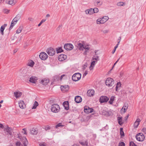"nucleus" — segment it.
Listing matches in <instances>:
<instances>
[{"label": "nucleus", "mask_w": 146, "mask_h": 146, "mask_svg": "<svg viewBox=\"0 0 146 146\" xmlns=\"http://www.w3.org/2000/svg\"><path fill=\"white\" fill-rule=\"evenodd\" d=\"M125 5V3L123 2H120L117 3V5L118 6H123Z\"/></svg>", "instance_id": "obj_34"}, {"label": "nucleus", "mask_w": 146, "mask_h": 146, "mask_svg": "<svg viewBox=\"0 0 146 146\" xmlns=\"http://www.w3.org/2000/svg\"><path fill=\"white\" fill-rule=\"evenodd\" d=\"M40 58L42 60H45L48 58L47 54L44 52H41L39 55Z\"/></svg>", "instance_id": "obj_6"}, {"label": "nucleus", "mask_w": 146, "mask_h": 146, "mask_svg": "<svg viewBox=\"0 0 146 146\" xmlns=\"http://www.w3.org/2000/svg\"><path fill=\"white\" fill-rule=\"evenodd\" d=\"M101 19L102 23L104 24L108 19L109 18L107 16H104L102 18H101Z\"/></svg>", "instance_id": "obj_26"}, {"label": "nucleus", "mask_w": 146, "mask_h": 146, "mask_svg": "<svg viewBox=\"0 0 146 146\" xmlns=\"http://www.w3.org/2000/svg\"><path fill=\"white\" fill-rule=\"evenodd\" d=\"M38 103L36 101H35L33 104V106L32 108V109H35L36 108L37 106H38Z\"/></svg>", "instance_id": "obj_38"}, {"label": "nucleus", "mask_w": 146, "mask_h": 146, "mask_svg": "<svg viewBox=\"0 0 146 146\" xmlns=\"http://www.w3.org/2000/svg\"><path fill=\"white\" fill-rule=\"evenodd\" d=\"M63 106L64 107V108L66 110L69 109V103L68 101L64 102L63 103Z\"/></svg>", "instance_id": "obj_18"}, {"label": "nucleus", "mask_w": 146, "mask_h": 146, "mask_svg": "<svg viewBox=\"0 0 146 146\" xmlns=\"http://www.w3.org/2000/svg\"><path fill=\"white\" fill-rule=\"evenodd\" d=\"M41 83L44 85H46L49 82V80L46 78H44L41 81Z\"/></svg>", "instance_id": "obj_22"}, {"label": "nucleus", "mask_w": 146, "mask_h": 146, "mask_svg": "<svg viewBox=\"0 0 146 146\" xmlns=\"http://www.w3.org/2000/svg\"><path fill=\"white\" fill-rule=\"evenodd\" d=\"M142 131L144 133L146 134V128H143L142 130Z\"/></svg>", "instance_id": "obj_55"}, {"label": "nucleus", "mask_w": 146, "mask_h": 146, "mask_svg": "<svg viewBox=\"0 0 146 146\" xmlns=\"http://www.w3.org/2000/svg\"><path fill=\"white\" fill-rule=\"evenodd\" d=\"M96 61H93L92 62L90 66V70H92L93 69V68L94 66Z\"/></svg>", "instance_id": "obj_30"}, {"label": "nucleus", "mask_w": 146, "mask_h": 146, "mask_svg": "<svg viewBox=\"0 0 146 146\" xmlns=\"http://www.w3.org/2000/svg\"><path fill=\"white\" fill-rule=\"evenodd\" d=\"M115 97L114 96H112L110 98V101H109V103L110 104H112L113 101L115 100Z\"/></svg>", "instance_id": "obj_31"}, {"label": "nucleus", "mask_w": 146, "mask_h": 146, "mask_svg": "<svg viewBox=\"0 0 146 146\" xmlns=\"http://www.w3.org/2000/svg\"><path fill=\"white\" fill-rule=\"evenodd\" d=\"M22 130H23V131H22V133H24V134H25V135H27V133L26 132V129L25 128H24V129H23Z\"/></svg>", "instance_id": "obj_53"}, {"label": "nucleus", "mask_w": 146, "mask_h": 146, "mask_svg": "<svg viewBox=\"0 0 146 146\" xmlns=\"http://www.w3.org/2000/svg\"><path fill=\"white\" fill-rule=\"evenodd\" d=\"M27 72V70L25 69H24L23 70L22 72L21 73L22 75L24 76V75H23V74H26Z\"/></svg>", "instance_id": "obj_50"}, {"label": "nucleus", "mask_w": 146, "mask_h": 146, "mask_svg": "<svg viewBox=\"0 0 146 146\" xmlns=\"http://www.w3.org/2000/svg\"><path fill=\"white\" fill-rule=\"evenodd\" d=\"M57 53H60L62 51V50L61 48H59L58 49L56 50Z\"/></svg>", "instance_id": "obj_48"}, {"label": "nucleus", "mask_w": 146, "mask_h": 146, "mask_svg": "<svg viewBox=\"0 0 146 146\" xmlns=\"http://www.w3.org/2000/svg\"><path fill=\"white\" fill-rule=\"evenodd\" d=\"M105 83L107 86L109 87H111L114 85V81L112 78H109L106 79Z\"/></svg>", "instance_id": "obj_2"}, {"label": "nucleus", "mask_w": 146, "mask_h": 146, "mask_svg": "<svg viewBox=\"0 0 146 146\" xmlns=\"http://www.w3.org/2000/svg\"><path fill=\"white\" fill-rule=\"evenodd\" d=\"M34 64L35 63L32 60H31L28 62L27 64V65L28 66H31V67H33Z\"/></svg>", "instance_id": "obj_27"}, {"label": "nucleus", "mask_w": 146, "mask_h": 146, "mask_svg": "<svg viewBox=\"0 0 146 146\" xmlns=\"http://www.w3.org/2000/svg\"><path fill=\"white\" fill-rule=\"evenodd\" d=\"M136 138L137 140L139 141H142L145 139L144 135L141 133H139L136 135Z\"/></svg>", "instance_id": "obj_4"}, {"label": "nucleus", "mask_w": 146, "mask_h": 146, "mask_svg": "<svg viewBox=\"0 0 146 146\" xmlns=\"http://www.w3.org/2000/svg\"><path fill=\"white\" fill-rule=\"evenodd\" d=\"M60 108L59 106L57 104H53L51 107V110L52 112L54 113H58L60 110Z\"/></svg>", "instance_id": "obj_1"}, {"label": "nucleus", "mask_w": 146, "mask_h": 146, "mask_svg": "<svg viewBox=\"0 0 146 146\" xmlns=\"http://www.w3.org/2000/svg\"><path fill=\"white\" fill-rule=\"evenodd\" d=\"M16 146H23L19 141H17L15 143Z\"/></svg>", "instance_id": "obj_41"}, {"label": "nucleus", "mask_w": 146, "mask_h": 146, "mask_svg": "<svg viewBox=\"0 0 146 146\" xmlns=\"http://www.w3.org/2000/svg\"><path fill=\"white\" fill-rule=\"evenodd\" d=\"M7 26V24H4L3 25L1 26L0 28L1 33L2 35H3L4 34L3 31L5 27Z\"/></svg>", "instance_id": "obj_24"}, {"label": "nucleus", "mask_w": 146, "mask_h": 146, "mask_svg": "<svg viewBox=\"0 0 146 146\" xmlns=\"http://www.w3.org/2000/svg\"><path fill=\"white\" fill-rule=\"evenodd\" d=\"M23 29V27L22 26H20L19 28L16 31V33H20L22 30Z\"/></svg>", "instance_id": "obj_37"}, {"label": "nucleus", "mask_w": 146, "mask_h": 146, "mask_svg": "<svg viewBox=\"0 0 146 146\" xmlns=\"http://www.w3.org/2000/svg\"><path fill=\"white\" fill-rule=\"evenodd\" d=\"M4 12H5V13H7L9 12V11L7 9H4Z\"/></svg>", "instance_id": "obj_60"}, {"label": "nucleus", "mask_w": 146, "mask_h": 146, "mask_svg": "<svg viewBox=\"0 0 146 146\" xmlns=\"http://www.w3.org/2000/svg\"><path fill=\"white\" fill-rule=\"evenodd\" d=\"M89 11L90 15H92L94 13L93 9L91 8L89 9Z\"/></svg>", "instance_id": "obj_47"}, {"label": "nucleus", "mask_w": 146, "mask_h": 146, "mask_svg": "<svg viewBox=\"0 0 146 146\" xmlns=\"http://www.w3.org/2000/svg\"><path fill=\"white\" fill-rule=\"evenodd\" d=\"M85 13L86 14H89V9H87L85 11Z\"/></svg>", "instance_id": "obj_59"}, {"label": "nucleus", "mask_w": 146, "mask_h": 146, "mask_svg": "<svg viewBox=\"0 0 146 146\" xmlns=\"http://www.w3.org/2000/svg\"><path fill=\"white\" fill-rule=\"evenodd\" d=\"M37 80V78L36 77L32 76L30 78L29 81L31 82L35 83Z\"/></svg>", "instance_id": "obj_17"}, {"label": "nucleus", "mask_w": 146, "mask_h": 146, "mask_svg": "<svg viewBox=\"0 0 146 146\" xmlns=\"http://www.w3.org/2000/svg\"><path fill=\"white\" fill-rule=\"evenodd\" d=\"M122 117H118L117 118L118 123L120 125H121L123 123L122 119Z\"/></svg>", "instance_id": "obj_29"}, {"label": "nucleus", "mask_w": 146, "mask_h": 146, "mask_svg": "<svg viewBox=\"0 0 146 146\" xmlns=\"http://www.w3.org/2000/svg\"><path fill=\"white\" fill-rule=\"evenodd\" d=\"M67 58V56L65 55L62 54L59 56L58 60L60 61H62L65 60Z\"/></svg>", "instance_id": "obj_13"}, {"label": "nucleus", "mask_w": 146, "mask_h": 146, "mask_svg": "<svg viewBox=\"0 0 146 146\" xmlns=\"http://www.w3.org/2000/svg\"><path fill=\"white\" fill-rule=\"evenodd\" d=\"M93 60H95L96 61L99 60V57L98 56H96L94 58V57L93 58Z\"/></svg>", "instance_id": "obj_56"}, {"label": "nucleus", "mask_w": 146, "mask_h": 146, "mask_svg": "<svg viewBox=\"0 0 146 146\" xmlns=\"http://www.w3.org/2000/svg\"><path fill=\"white\" fill-rule=\"evenodd\" d=\"M125 146V143L123 142H120L119 143L118 146Z\"/></svg>", "instance_id": "obj_49"}, {"label": "nucleus", "mask_w": 146, "mask_h": 146, "mask_svg": "<svg viewBox=\"0 0 146 146\" xmlns=\"http://www.w3.org/2000/svg\"><path fill=\"white\" fill-rule=\"evenodd\" d=\"M21 15L20 14H17L16 17L13 19L15 22L17 23L18 21L21 18Z\"/></svg>", "instance_id": "obj_23"}, {"label": "nucleus", "mask_w": 146, "mask_h": 146, "mask_svg": "<svg viewBox=\"0 0 146 146\" xmlns=\"http://www.w3.org/2000/svg\"><path fill=\"white\" fill-rule=\"evenodd\" d=\"M75 101L77 103H79L82 101V98L80 96H76L75 98Z\"/></svg>", "instance_id": "obj_15"}, {"label": "nucleus", "mask_w": 146, "mask_h": 146, "mask_svg": "<svg viewBox=\"0 0 146 146\" xmlns=\"http://www.w3.org/2000/svg\"><path fill=\"white\" fill-rule=\"evenodd\" d=\"M141 120L139 118H137L134 123V125L135 128H137Z\"/></svg>", "instance_id": "obj_20"}, {"label": "nucleus", "mask_w": 146, "mask_h": 146, "mask_svg": "<svg viewBox=\"0 0 146 146\" xmlns=\"http://www.w3.org/2000/svg\"><path fill=\"white\" fill-rule=\"evenodd\" d=\"M119 58L118 60H117L115 63L114 64V65L113 66V67L112 68V69L111 70H112V69H113V68H114V67L115 65L117 63V62H118V61L119 60Z\"/></svg>", "instance_id": "obj_57"}, {"label": "nucleus", "mask_w": 146, "mask_h": 146, "mask_svg": "<svg viewBox=\"0 0 146 146\" xmlns=\"http://www.w3.org/2000/svg\"><path fill=\"white\" fill-rule=\"evenodd\" d=\"M93 9L94 13H97L99 11L98 9L97 8H95L94 9Z\"/></svg>", "instance_id": "obj_46"}, {"label": "nucleus", "mask_w": 146, "mask_h": 146, "mask_svg": "<svg viewBox=\"0 0 146 146\" xmlns=\"http://www.w3.org/2000/svg\"><path fill=\"white\" fill-rule=\"evenodd\" d=\"M50 128L51 127L50 126L48 125H47L45 127L44 129L46 130V131L47 130L50 129Z\"/></svg>", "instance_id": "obj_52"}, {"label": "nucleus", "mask_w": 146, "mask_h": 146, "mask_svg": "<svg viewBox=\"0 0 146 146\" xmlns=\"http://www.w3.org/2000/svg\"><path fill=\"white\" fill-rule=\"evenodd\" d=\"M121 84L120 82H117V86L115 88V90L116 91H117L118 89H119L121 86Z\"/></svg>", "instance_id": "obj_33"}, {"label": "nucleus", "mask_w": 146, "mask_h": 146, "mask_svg": "<svg viewBox=\"0 0 146 146\" xmlns=\"http://www.w3.org/2000/svg\"><path fill=\"white\" fill-rule=\"evenodd\" d=\"M79 143L82 145H86V146H88V143L87 141L84 142H80Z\"/></svg>", "instance_id": "obj_35"}, {"label": "nucleus", "mask_w": 146, "mask_h": 146, "mask_svg": "<svg viewBox=\"0 0 146 146\" xmlns=\"http://www.w3.org/2000/svg\"><path fill=\"white\" fill-rule=\"evenodd\" d=\"M84 49L86 50H89L90 49V48L89 45H84Z\"/></svg>", "instance_id": "obj_44"}, {"label": "nucleus", "mask_w": 146, "mask_h": 146, "mask_svg": "<svg viewBox=\"0 0 146 146\" xmlns=\"http://www.w3.org/2000/svg\"><path fill=\"white\" fill-rule=\"evenodd\" d=\"M46 52L50 56H52L55 53V51L54 49L52 48H50L46 50Z\"/></svg>", "instance_id": "obj_5"}, {"label": "nucleus", "mask_w": 146, "mask_h": 146, "mask_svg": "<svg viewBox=\"0 0 146 146\" xmlns=\"http://www.w3.org/2000/svg\"><path fill=\"white\" fill-rule=\"evenodd\" d=\"M129 146H137L133 142H130L129 143Z\"/></svg>", "instance_id": "obj_51"}, {"label": "nucleus", "mask_w": 146, "mask_h": 146, "mask_svg": "<svg viewBox=\"0 0 146 146\" xmlns=\"http://www.w3.org/2000/svg\"><path fill=\"white\" fill-rule=\"evenodd\" d=\"M87 64H85L83 65V69L84 70L87 67Z\"/></svg>", "instance_id": "obj_62"}, {"label": "nucleus", "mask_w": 146, "mask_h": 146, "mask_svg": "<svg viewBox=\"0 0 146 146\" xmlns=\"http://www.w3.org/2000/svg\"><path fill=\"white\" fill-rule=\"evenodd\" d=\"M61 90L64 92H66L69 89V87L68 85L62 86L60 87Z\"/></svg>", "instance_id": "obj_14"}, {"label": "nucleus", "mask_w": 146, "mask_h": 146, "mask_svg": "<svg viewBox=\"0 0 146 146\" xmlns=\"http://www.w3.org/2000/svg\"><path fill=\"white\" fill-rule=\"evenodd\" d=\"M6 3L7 4L11 5H14L15 3L13 0H6Z\"/></svg>", "instance_id": "obj_25"}, {"label": "nucleus", "mask_w": 146, "mask_h": 146, "mask_svg": "<svg viewBox=\"0 0 146 146\" xmlns=\"http://www.w3.org/2000/svg\"><path fill=\"white\" fill-rule=\"evenodd\" d=\"M53 79L55 81H58L60 79V77L58 76H55L54 77Z\"/></svg>", "instance_id": "obj_40"}, {"label": "nucleus", "mask_w": 146, "mask_h": 146, "mask_svg": "<svg viewBox=\"0 0 146 146\" xmlns=\"http://www.w3.org/2000/svg\"><path fill=\"white\" fill-rule=\"evenodd\" d=\"M77 47L80 50H83L84 49V45L83 44L80 42L77 43Z\"/></svg>", "instance_id": "obj_12"}, {"label": "nucleus", "mask_w": 146, "mask_h": 146, "mask_svg": "<svg viewBox=\"0 0 146 146\" xmlns=\"http://www.w3.org/2000/svg\"><path fill=\"white\" fill-rule=\"evenodd\" d=\"M31 133L33 135H36L38 133L37 131L34 128H33L30 131Z\"/></svg>", "instance_id": "obj_28"}, {"label": "nucleus", "mask_w": 146, "mask_h": 146, "mask_svg": "<svg viewBox=\"0 0 146 146\" xmlns=\"http://www.w3.org/2000/svg\"><path fill=\"white\" fill-rule=\"evenodd\" d=\"M17 23L16 22H15L13 20L9 28V30H11L12 28H13V27Z\"/></svg>", "instance_id": "obj_32"}, {"label": "nucleus", "mask_w": 146, "mask_h": 146, "mask_svg": "<svg viewBox=\"0 0 146 146\" xmlns=\"http://www.w3.org/2000/svg\"><path fill=\"white\" fill-rule=\"evenodd\" d=\"M94 110L92 108H90L89 107L86 106L84 107V112L87 113H89L92 112Z\"/></svg>", "instance_id": "obj_9"}, {"label": "nucleus", "mask_w": 146, "mask_h": 146, "mask_svg": "<svg viewBox=\"0 0 146 146\" xmlns=\"http://www.w3.org/2000/svg\"><path fill=\"white\" fill-rule=\"evenodd\" d=\"M4 131L7 132V134H9L11 135H13L12 133V129L11 127H9L7 126L6 127H5L4 129Z\"/></svg>", "instance_id": "obj_8"}, {"label": "nucleus", "mask_w": 146, "mask_h": 146, "mask_svg": "<svg viewBox=\"0 0 146 146\" xmlns=\"http://www.w3.org/2000/svg\"><path fill=\"white\" fill-rule=\"evenodd\" d=\"M88 52V50H85L83 54L84 55H86L87 53V52Z\"/></svg>", "instance_id": "obj_63"}, {"label": "nucleus", "mask_w": 146, "mask_h": 146, "mask_svg": "<svg viewBox=\"0 0 146 146\" xmlns=\"http://www.w3.org/2000/svg\"><path fill=\"white\" fill-rule=\"evenodd\" d=\"M0 127L2 129H3L4 128V127L2 124L0 123Z\"/></svg>", "instance_id": "obj_64"}, {"label": "nucleus", "mask_w": 146, "mask_h": 146, "mask_svg": "<svg viewBox=\"0 0 146 146\" xmlns=\"http://www.w3.org/2000/svg\"><path fill=\"white\" fill-rule=\"evenodd\" d=\"M22 143H23L24 146H27V145L28 143L27 140L25 137H23L22 138Z\"/></svg>", "instance_id": "obj_21"}, {"label": "nucleus", "mask_w": 146, "mask_h": 146, "mask_svg": "<svg viewBox=\"0 0 146 146\" xmlns=\"http://www.w3.org/2000/svg\"><path fill=\"white\" fill-rule=\"evenodd\" d=\"M87 74V71H85V73L83 74V76L84 77Z\"/></svg>", "instance_id": "obj_61"}, {"label": "nucleus", "mask_w": 146, "mask_h": 146, "mask_svg": "<svg viewBox=\"0 0 146 146\" xmlns=\"http://www.w3.org/2000/svg\"><path fill=\"white\" fill-rule=\"evenodd\" d=\"M120 133L121 136H124V133L123 130V128H120Z\"/></svg>", "instance_id": "obj_42"}, {"label": "nucleus", "mask_w": 146, "mask_h": 146, "mask_svg": "<svg viewBox=\"0 0 146 146\" xmlns=\"http://www.w3.org/2000/svg\"><path fill=\"white\" fill-rule=\"evenodd\" d=\"M128 108V104H127L126 105L125 104L124 106H123L121 110H122L123 109L124 112H125L127 110V109Z\"/></svg>", "instance_id": "obj_36"}, {"label": "nucleus", "mask_w": 146, "mask_h": 146, "mask_svg": "<svg viewBox=\"0 0 146 146\" xmlns=\"http://www.w3.org/2000/svg\"><path fill=\"white\" fill-rule=\"evenodd\" d=\"M81 74L79 73L74 74L72 76V79L73 81H77L79 80L81 78Z\"/></svg>", "instance_id": "obj_3"}, {"label": "nucleus", "mask_w": 146, "mask_h": 146, "mask_svg": "<svg viewBox=\"0 0 146 146\" xmlns=\"http://www.w3.org/2000/svg\"><path fill=\"white\" fill-rule=\"evenodd\" d=\"M64 125H62V123H59L55 126V127L56 128H58V127H63L64 126Z\"/></svg>", "instance_id": "obj_43"}, {"label": "nucleus", "mask_w": 146, "mask_h": 146, "mask_svg": "<svg viewBox=\"0 0 146 146\" xmlns=\"http://www.w3.org/2000/svg\"><path fill=\"white\" fill-rule=\"evenodd\" d=\"M101 18H100L98 19L96 21V22L97 24H103V23H102V21Z\"/></svg>", "instance_id": "obj_39"}, {"label": "nucleus", "mask_w": 146, "mask_h": 146, "mask_svg": "<svg viewBox=\"0 0 146 146\" xmlns=\"http://www.w3.org/2000/svg\"><path fill=\"white\" fill-rule=\"evenodd\" d=\"M19 106L22 109H24L26 107V105L23 100H20L19 102Z\"/></svg>", "instance_id": "obj_11"}, {"label": "nucleus", "mask_w": 146, "mask_h": 146, "mask_svg": "<svg viewBox=\"0 0 146 146\" xmlns=\"http://www.w3.org/2000/svg\"><path fill=\"white\" fill-rule=\"evenodd\" d=\"M88 96H93L94 94V91L93 90H89L87 92Z\"/></svg>", "instance_id": "obj_19"}, {"label": "nucleus", "mask_w": 146, "mask_h": 146, "mask_svg": "<svg viewBox=\"0 0 146 146\" xmlns=\"http://www.w3.org/2000/svg\"><path fill=\"white\" fill-rule=\"evenodd\" d=\"M46 21V19H42L41 21L40 22V23L38 25V27H40L41 25L42 24V23L44 22L45 21Z\"/></svg>", "instance_id": "obj_45"}, {"label": "nucleus", "mask_w": 146, "mask_h": 146, "mask_svg": "<svg viewBox=\"0 0 146 146\" xmlns=\"http://www.w3.org/2000/svg\"><path fill=\"white\" fill-rule=\"evenodd\" d=\"M22 93L19 91L15 92H14V95L16 98H19L21 96Z\"/></svg>", "instance_id": "obj_16"}, {"label": "nucleus", "mask_w": 146, "mask_h": 146, "mask_svg": "<svg viewBox=\"0 0 146 146\" xmlns=\"http://www.w3.org/2000/svg\"><path fill=\"white\" fill-rule=\"evenodd\" d=\"M109 99V98L106 96H102L100 99V102L101 103H103L107 102Z\"/></svg>", "instance_id": "obj_10"}, {"label": "nucleus", "mask_w": 146, "mask_h": 146, "mask_svg": "<svg viewBox=\"0 0 146 146\" xmlns=\"http://www.w3.org/2000/svg\"><path fill=\"white\" fill-rule=\"evenodd\" d=\"M119 58L118 60H117L115 63L114 64V65L113 66V67L112 68V69L111 70H112V69H113V68H114V67L115 65L117 63V62H118V61L119 60Z\"/></svg>", "instance_id": "obj_58"}, {"label": "nucleus", "mask_w": 146, "mask_h": 146, "mask_svg": "<svg viewBox=\"0 0 146 146\" xmlns=\"http://www.w3.org/2000/svg\"><path fill=\"white\" fill-rule=\"evenodd\" d=\"M64 47L66 50H71L73 48L74 46L71 44L67 43L65 44Z\"/></svg>", "instance_id": "obj_7"}, {"label": "nucleus", "mask_w": 146, "mask_h": 146, "mask_svg": "<svg viewBox=\"0 0 146 146\" xmlns=\"http://www.w3.org/2000/svg\"><path fill=\"white\" fill-rule=\"evenodd\" d=\"M39 146H46V144L44 143H42L39 144Z\"/></svg>", "instance_id": "obj_54"}]
</instances>
